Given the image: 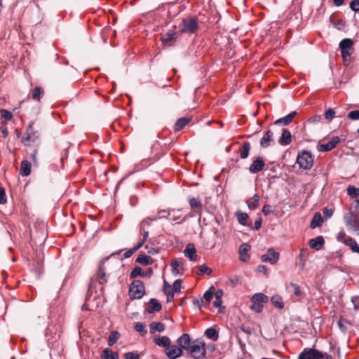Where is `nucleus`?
Wrapping results in <instances>:
<instances>
[{"label":"nucleus","instance_id":"obj_55","mask_svg":"<svg viewBox=\"0 0 359 359\" xmlns=\"http://www.w3.org/2000/svg\"><path fill=\"white\" fill-rule=\"evenodd\" d=\"M6 202V192L3 187H0V204H4Z\"/></svg>","mask_w":359,"mask_h":359},{"label":"nucleus","instance_id":"obj_54","mask_svg":"<svg viewBox=\"0 0 359 359\" xmlns=\"http://www.w3.org/2000/svg\"><path fill=\"white\" fill-rule=\"evenodd\" d=\"M172 289L174 292H179L181 288V280H176L172 285Z\"/></svg>","mask_w":359,"mask_h":359},{"label":"nucleus","instance_id":"obj_63","mask_svg":"<svg viewBox=\"0 0 359 359\" xmlns=\"http://www.w3.org/2000/svg\"><path fill=\"white\" fill-rule=\"evenodd\" d=\"M336 6H340L344 4L345 0H332Z\"/></svg>","mask_w":359,"mask_h":359},{"label":"nucleus","instance_id":"obj_58","mask_svg":"<svg viewBox=\"0 0 359 359\" xmlns=\"http://www.w3.org/2000/svg\"><path fill=\"white\" fill-rule=\"evenodd\" d=\"M262 212L264 215H269L273 212L271 206L269 205H264L262 208Z\"/></svg>","mask_w":359,"mask_h":359},{"label":"nucleus","instance_id":"obj_27","mask_svg":"<svg viewBox=\"0 0 359 359\" xmlns=\"http://www.w3.org/2000/svg\"><path fill=\"white\" fill-rule=\"evenodd\" d=\"M292 141L291 133L288 130L285 129L279 139V143L282 145H288Z\"/></svg>","mask_w":359,"mask_h":359},{"label":"nucleus","instance_id":"obj_39","mask_svg":"<svg viewBox=\"0 0 359 359\" xmlns=\"http://www.w3.org/2000/svg\"><path fill=\"white\" fill-rule=\"evenodd\" d=\"M205 334L207 338L213 341H217L219 337L218 332L215 328L212 327L207 329L205 332Z\"/></svg>","mask_w":359,"mask_h":359},{"label":"nucleus","instance_id":"obj_4","mask_svg":"<svg viewBox=\"0 0 359 359\" xmlns=\"http://www.w3.org/2000/svg\"><path fill=\"white\" fill-rule=\"evenodd\" d=\"M298 359H332L327 353H322L314 348H304L299 354Z\"/></svg>","mask_w":359,"mask_h":359},{"label":"nucleus","instance_id":"obj_8","mask_svg":"<svg viewBox=\"0 0 359 359\" xmlns=\"http://www.w3.org/2000/svg\"><path fill=\"white\" fill-rule=\"evenodd\" d=\"M344 219L347 227L359 235V217L354 212H349Z\"/></svg>","mask_w":359,"mask_h":359},{"label":"nucleus","instance_id":"obj_6","mask_svg":"<svg viewBox=\"0 0 359 359\" xmlns=\"http://www.w3.org/2000/svg\"><path fill=\"white\" fill-rule=\"evenodd\" d=\"M353 41L350 39H344L339 43V48L344 61L350 58L354 53Z\"/></svg>","mask_w":359,"mask_h":359},{"label":"nucleus","instance_id":"obj_28","mask_svg":"<svg viewBox=\"0 0 359 359\" xmlns=\"http://www.w3.org/2000/svg\"><path fill=\"white\" fill-rule=\"evenodd\" d=\"M161 304L156 299H151L147 307V311L148 313H151L155 311H161Z\"/></svg>","mask_w":359,"mask_h":359},{"label":"nucleus","instance_id":"obj_23","mask_svg":"<svg viewBox=\"0 0 359 359\" xmlns=\"http://www.w3.org/2000/svg\"><path fill=\"white\" fill-rule=\"evenodd\" d=\"M177 39V32L174 30H169L165 34H164L161 37V41L163 43H168L170 41H172Z\"/></svg>","mask_w":359,"mask_h":359},{"label":"nucleus","instance_id":"obj_14","mask_svg":"<svg viewBox=\"0 0 359 359\" xmlns=\"http://www.w3.org/2000/svg\"><path fill=\"white\" fill-rule=\"evenodd\" d=\"M340 140L338 137H333L331 140L325 144H321L318 146V150L320 151H331L336 147Z\"/></svg>","mask_w":359,"mask_h":359},{"label":"nucleus","instance_id":"obj_10","mask_svg":"<svg viewBox=\"0 0 359 359\" xmlns=\"http://www.w3.org/2000/svg\"><path fill=\"white\" fill-rule=\"evenodd\" d=\"M280 254L276 252L273 248L268 249L266 254L262 255L261 259L263 262H269L271 264H275L279 259Z\"/></svg>","mask_w":359,"mask_h":359},{"label":"nucleus","instance_id":"obj_51","mask_svg":"<svg viewBox=\"0 0 359 359\" xmlns=\"http://www.w3.org/2000/svg\"><path fill=\"white\" fill-rule=\"evenodd\" d=\"M347 117L351 120H359V111H351L348 114Z\"/></svg>","mask_w":359,"mask_h":359},{"label":"nucleus","instance_id":"obj_42","mask_svg":"<svg viewBox=\"0 0 359 359\" xmlns=\"http://www.w3.org/2000/svg\"><path fill=\"white\" fill-rule=\"evenodd\" d=\"M137 276H146L145 273L140 266H135L130 273V278L134 279Z\"/></svg>","mask_w":359,"mask_h":359},{"label":"nucleus","instance_id":"obj_17","mask_svg":"<svg viewBox=\"0 0 359 359\" xmlns=\"http://www.w3.org/2000/svg\"><path fill=\"white\" fill-rule=\"evenodd\" d=\"M185 257H188L191 261L197 259V255L195 246L193 243H189L184 251Z\"/></svg>","mask_w":359,"mask_h":359},{"label":"nucleus","instance_id":"obj_34","mask_svg":"<svg viewBox=\"0 0 359 359\" xmlns=\"http://www.w3.org/2000/svg\"><path fill=\"white\" fill-rule=\"evenodd\" d=\"M43 94L44 90L41 87H36L31 92L32 98L36 101H39Z\"/></svg>","mask_w":359,"mask_h":359},{"label":"nucleus","instance_id":"obj_59","mask_svg":"<svg viewBox=\"0 0 359 359\" xmlns=\"http://www.w3.org/2000/svg\"><path fill=\"white\" fill-rule=\"evenodd\" d=\"M262 219L261 217H258L256 219L255 222V229L256 230H259L262 226Z\"/></svg>","mask_w":359,"mask_h":359},{"label":"nucleus","instance_id":"obj_16","mask_svg":"<svg viewBox=\"0 0 359 359\" xmlns=\"http://www.w3.org/2000/svg\"><path fill=\"white\" fill-rule=\"evenodd\" d=\"M250 250V246L247 243L241 245L239 248V259L241 262H248L250 259L248 251Z\"/></svg>","mask_w":359,"mask_h":359},{"label":"nucleus","instance_id":"obj_31","mask_svg":"<svg viewBox=\"0 0 359 359\" xmlns=\"http://www.w3.org/2000/svg\"><path fill=\"white\" fill-rule=\"evenodd\" d=\"M273 133L271 130H267L265 135L261 139L260 144L263 147H267L270 144V142L272 140Z\"/></svg>","mask_w":359,"mask_h":359},{"label":"nucleus","instance_id":"obj_32","mask_svg":"<svg viewBox=\"0 0 359 359\" xmlns=\"http://www.w3.org/2000/svg\"><path fill=\"white\" fill-rule=\"evenodd\" d=\"M250 150V144L249 142H245L239 149L240 156L241 158H246L249 156Z\"/></svg>","mask_w":359,"mask_h":359},{"label":"nucleus","instance_id":"obj_46","mask_svg":"<svg viewBox=\"0 0 359 359\" xmlns=\"http://www.w3.org/2000/svg\"><path fill=\"white\" fill-rule=\"evenodd\" d=\"M142 247V243H137L135 247L133 248L127 250L124 253V258L128 259L136 251H137L140 248Z\"/></svg>","mask_w":359,"mask_h":359},{"label":"nucleus","instance_id":"obj_2","mask_svg":"<svg viewBox=\"0 0 359 359\" xmlns=\"http://www.w3.org/2000/svg\"><path fill=\"white\" fill-rule=\"evenodd\" d=\"M145 294L144 283L140 280H134L129 286L128 295L131 299H141Z\"/></svg>","mask_w":359,"mask_h":359},{"label":"nucleus","instance_id":"obj_52","mask_svg":"<svg viewBox=\"0 0 359 359\" xmlns=\"http://www.w3.org/2000/svg\"><path fill=\"white\" fill-rule=\"evenodd\" d=\"M335 115V111L332 109H327L325 113V117L327 120H332L334 118Z\"/></svg>","mask_w":359,"mask_h":359},{"label":"nucleus","instance_id":"obj_15","mask_svg":"<svg viewBox=\"0 0 359 359\" xmlns=\"http://www.w3.org/2000/svg\"><path fill=\"white\" fill-rule=\"evenodd\" d=\"M189 203L192 211L198 215H201L203 210V205L200 200L196 198H190Z\"/></svg>","mask_w":359,"mask_h":359},{"label":"nucleus","instance_id":"obj_13","mask_svg":"<svg viewBox=\"0 0 359 359\" xmlns=\"http://www.w3.org/2000/svg\"><path fill=\"white\" fill-rule=\"evenodd\" d=\"M265 166V162L262 157H257L251 163L249 170L251 173H257L262 171Z\"/></svg>","mask_w":359,"mask_h":359},{"label":"nucleus","instance_id":"obj_37","mask_svg":"<svg viewBox=\"0 0 359 359\" xmlns=\"http://www.w3.org/2000/svg\"><path fill=\"white\" fill-rule=\"evenodd\" d=\"M120 338V334L118 331L113 330L110 332L108 337V344L109 346H113Z\"/></svg>","mask_w":359,"mask_h":359},{"label":"nucleus","instance_id":"obj_45","mask_svg":"<svg viewBox=\"0 0 359 359\" xmlns=\"http://www.w3.org/2000/svg\"><path fill=\"white\" fill-rule=\"evenodd\" d=\"M135 331L139 332L141 336H144L147 334V330H145V325L143 323L138 322L135 325L134 327Z\"/></svg>","mask_w":359,"mask_h":359},{"label":"nucleus","instance_id":"obj_33","mask_svg":"<svg viewBox=\"0 0 359 359\" xmlns=\"http://www.w3.org/2000/svg\"><path fill=\"white\" fill-rule=\"evenodd\" d=\"M323 218L320 212H316L314 214V216L311 222L310 227L311 229H315L317 226H319L321 225L323 222Z\"/></svg>","mask_w":359,"mask_h":359},{"label":"nucleus","instance_id":"obj_21","mask_svg":"<svg viewBox=\"0 0 359 359\" xmlns=\"http://www.w3.org/2000/svg\"><path fill=\"white\" fill-rule=\"evenodd\" d=\"M296 114H297L296 111H292V112L290 113L289 114H287L286 116L278 119L275 122V123L276 124H282L283 126H287L292 121V120L295 117Z\"/></svg>","mask_w":359,"mask_h":359},{"label":"nucleus","instance_id":"obj_41","mask_svg":"<svg viewBox=\"0 0 359 359\" xmlns=\"http://www.w3.org/2000/svg\"><path fill=\"white\" fill-rule=\"evenodd\" d=\"M215 292H216V290H215V288L214 286H211L208 290H207L205 293H204V295H203V298L205 300V302L208 303V304H210V302H211V300L212 299L214 295H215Z\"/></svg>","mask_w":359,"mask_h":359},{"label":"nucleus","instance_id":"obj_29","mask_svg":"<svg viewBox=\"0 0 359 359\" xmlns=\"http://www.w3.org/2000/svg\"><path fill=\"white\" fill-rule=\"evenodd\" d=\"M165 330V325L161 322H152L149 325V331L151 334H154L156 332H161Z\"/></svg>","mask_w":359,"mask_h":359},{"label":"nucleus","instance_id":"obj_7","mask_svg":"<svg viewBox=\"0 0 359 359\" xmlns=\"http://www.w3.org/2000/svg\"><path fill=\"white\" fill-rule=\"evenodd\" d=\"M198 25L196 18H190L184 19L180 25V31L182 33L194 34L198 29Z\"/></svg>","mask_w":359,"mask_h":359},{"label":"nucleus","instance_id":"obj_11","mask_svg":"<svg viewBox=\"0 0 359 359\" xmlns=\"http://www.w3.org/2000/svg\"><path fill=\"white\" fill-rule=\"evenodd\" d=\"M184 348L177 345H169L165 350L166 355L169 359H176L183 353Z\"/></svg>","mask_w":359,"mask_h":359},{"label":"nucleus","instance_id":"obj_36","mask_svg":"<svg viewBox=\"0 0 359 359\" xmlns=\"http://www.w3.org/2000/svg\"><path fill=\"white\" fill-rule=\"evenodd\" d=\"M236 216L237 217L238 222L241 225L246 226L248 224V220L249 216L247 213L237 211L236 212Z\"/></svg>","mask_w":359,"mask_h":359},{"label":"nucleus","instance_id":"obj_5","mask_svg":"<svg viewBox=\"0 0 359 359\" xmlns=\"http://www.w3.org/2000/svg\"><path fill=\"white\" fill-rule=\"evenodd\" d=\"M297 163L299 168L304 170L310 169L313 165V157L311 154L307 151H303L299 153L297 158Z\"/></svg>","mask_w":359,"mask_h":359},{"label":"nucleus","instance_id":"obj_49","mask_svg":"<svg viewBox=\"0 0 359 359\" xmlns=\"http://www.w3.org/2000/svg\"><path fill=\"white\" fill-rule=\"evenodd\" d=\"M170 215V210H161L158 212L157 215H154V217H157L158 219L161 218H166Z\"/></svg>","mask_w":359,"mask_h":359},{"label":"nucleus","instance_id":"obj_25","mask_svg":"<svg viewBox=\"0 0 359 359\" xmlns=\"http://www.w3.org/2000/svg\"><path fill=\"white\" fill-rule=\"evenodd\" d=\"M136 262L143 266H148L153 264V259L146 255H139L136 259Z\"/></svg>","mask_w":359,"mask_h":359},{"label":"nucleus","instance_id":"obj_44","mask_svg":"<svg viewBox=\"0 0 359 359\" xmlns=\"http://www.w3.org/2000/svg\"><path fill=\"white\" fill-rule=\"evenodd\" d=\"M347 194L351 198H356L359 196V188L349 185L347 187Z\"/></svg>","mask_w":359,"mask_h":359},{"label":"nucleus","instance_id":"obj_1","mask_svg":"<svg viewBox=\"0 0 359 359\" xmlns=\"http://www.w3.org/2000/svg\"><path fill=\"white\" fill-rule=\"evenodd\" d=\"M177 344L184 348L194 359H203L206 355L205 343L203 340H191L188 334H182L177 341Z\"/></svg>","mask_w":359,"mask_h":359},{"label":"nucleus","instance_id":"obj_64","mask_svg":"<svg viewBox=\"0 0 359 359\" xmlns=\"http://www.w3.org/2000/svg\"><path fill=\"white\" fill-rule=\"evenodd\" d=\"M1 133L2 136L4 138H6L8 136V130L6 128H4V129H2L1 130Z\"/></svg>","mask_w":359,"mask_h":359},{"label":"nucleus","instance_id":"obj_12","mask_svg":"<svg viewBox=\"0 0 359 359\" xmlns=\"http://www.w3.org/2000/svg\"><path fill=\"white\" fill-rule=\"evenodd\" d=\"M109 259L108 257L103 259V260L100 262L99 269L96 273V279L101 285H104L107 283V277L106 273V269L104 266V262Z\"/></svg>","mask_w":359,"mask_h":359},{"label":"nucleus","instance_id":"obj_35","mask_svg":"<svg viewBox=\"0 0 359 359\" xmlns=\"http://www.w3.org/2000/svg\"><path fill=\"white\" fill-rule=\"evenodd\" d=\"M163 292L167 296L168 302L173 299L175 292H173L172 287L165 281L164 282Z\"/></svg>","mask_w":359,"mask_h":359},{"label":"nucleus","instance_id":"obj_61","mask_svg":"<svg viewBox=\"0 0 359 359\" xmlns=\"http://www.w3.org/2000/svg\"><path fill=\"white\" fill-rule=\"evenodd\" d=\"M323 213L327 217H330L333 214V210L332 209H329L327 208H325L323 210Z\"/></svg>","mask_w":359,"mask_h":359},{"label":"nucleus","instance_id":"obj_56","mask_svg":"<svg viewBox=\"0 0 359 359\" xmlns=\"http://www.w3.org/2000/svg\"><path fill=\"white\" fill-rule=\"evenodd\" d=\"M350 8L353 11H359V0H353L350 4Z\"/></svg>","mask_w":359,"mask_h":359},{"label":"nucleus","instance_id":"obj_62","mask_svg":"<svg viewBox=\"0 0 359 359\" xmlns=\"http://www.w3.org/2000/svg\"><path fill=\"white\" fill-rule=\"evenodd\" d=\"M305 253H306V250H304V249H302V250H300V253H299V258H300L303 262H304V261H305V259H306V255H305Z\"/></svg>","mask_w":359,"mask_h":359},{"label":"nucleus","instance_id":"obj_40","mask_svg":"<svg viewBox=\"0 0 359 359\" xmlns=\"http://www.w3.org/2000/svg\"><path fill=\"white\" fill-rule=\"evenodd\" d=\"M222 296L223 290H217L215 292V300L214 301L213 305L216 308H220L222 304Z\"/></svg>","mask_w":359,"mask_h":359},{"label":"nucleus","instance_id":"obj_18","mask_svg":"<svg viewBox=\"0 0 359 359\" xmlns=\"http://www.w3.org/2000/svg\"><path fill=\"white\" fill-rule=\"evenodd\" d=\"M323 244H324V239H323V237L321 236H319L316 238H312L309 242V246L311 248L315 249L316 250H320L322 248Z\"/></svg>","mask_w":359,"mask_h":359},{"label":"nucleus","instance_id":"obj_50","mask_svg":"<svg viewBox=\"0 0 359 359\" xmlns=\"http://www.w3.org/2000/svg\"><path fill=\"white\" fill-rule=\"evenodd\" d=\"M140 235L142 236V238L140 241V242L138 243H142V246L148 238L149 231L146 229H144V230H142L141 228L140 227Z\"/></svg>","mask_w":359,"mask_h":359},{"label":"nucleus","instance_id":"obj_20","mask_svg":"<svg viewBox=\"0 0 359 359\" xmlns=\"http://www.w3.org/2000/svg\"><path fill=\"white\" fill-rule=\"evenodd\" d=\"M100 357L102 359H118L119 355L118 352L113 351L109 348H106L102 351Z\"/></svg>","mask_w":359,"mask_h":359},{"label":"nucleus","instance_id":"obj_26","mask_svg":"<svg viewBox=\"0 0 359 359\" xmlns=\"http://www.w3.org/2000/svg\"><path fill=\"white\" fill-rule=\"evenodd\" d=\"M154 342L159 346L165 347V348L170 344V340L166 336L156 337L154 339Z\"/></svg>","mask_w":359,"mask_h":359},{"label":"nucleus","instance_id":"obj_24","mask_svg":"<svg viewBox=\"0 0 359 359\" xmlns=\"http://www.w3.org/2000/svg\"><path fill=\"white\" fill-rule=\"evenodd\" d=\"M31 172V163L24 160L21 162L20 173L22 176H28Z\"/></svg>","mask_w":359,"mask_h":359},{"label":"nucleus","instance_id":"obj_43","mask_svg":"<svg viewBox=\"0 0 359 359\" xmlns=\"http://www.w3.org/2000/svg\"><path fill=\"white\" fill-rule=\"evenodd\" d=\"M182 263L181 261L175 259L170 263V266L172 267V273L174 275L179 274L180 272V267L182 266Z\"/></svg>","mask_w":359,"mask_h":359},{"label":"nucleus","instance_id":"obj_53","mask_svg":"<svg viewBox=\"0 0 359 359\" xmlns=\"http://www.w3.org/2000/svg\"><path fill=\"white\" fill-rule=\"evenodd\" d=\"M124 359H140V356L133 352H128L124 354Z\"/></svg>","mask_w":359,"mask_h":359},{"label":"nucleus","instance_id":"obj_38","mask_svg":"<svg viewBox=\"0 0 359 359\" xmlns=\"http://www.w3.org/2000/svg\"><path fill=\"white\" fill-rule=\"evenodd\" d=\"M157 219V217H148L141 222L140 227L141 228L142 230H144V229H147L148 227L151 225V222L154 221H156Z\"/></svg>","mask_w":359,"mask_h":359},{"label":"nucleus","instance_id":"obj_30","mask_svg":"<svg viewBox=\"0 0 359 359\" xmlns=\"http://www.w3.org/2000/svg\"><path fill=\"white\" fill-rule=\"evenodd\" d=\"M259 196L258 194H255L252 198L247 200V205L249 209L255 210L256 209L259 203Z\"/></svg>","mask_w":359,"mask_h":359},{"label":"nucleus","instance_id":"obj_60","mask_svg":"<svg viewBox=\"0 0 359 359\" xmlns=\"http://www.w3.org/2000/svg\"><path fill=\"white\" fill-rule=\"evenodd\" d=\"M257 270L259 272L264 273V275H267L268 269L266 266L260 265L258 266Z\"/></svg>","mask_w":359,"mask_h":359},{"label":"nucleus","instance_id":"obj_3","mask_svg":"<svg viewBox=\"0 0 359 359\" xmlns=\"http://www.w3.org/2000/svg\"><path fill=\"white\" fill-rule=\"evenodd\" d=\"M269 301L268 297L263 293H256L251 297L252 305L250 309L252 311L256 313H260L262 311L264 304L267 303Z\"/></svg>","mask_w":359,"mask_h":359},{"label":"nucleus","instance_id":"obj_57","mask_svg":"<svg viewBox=\"0 0 359 359\" xmlns=\"http://www.w3.org/2000/svg\"><path fill=\"white\" fill-rule=\"evenodd\" d=\"M291 285L294 288V294L297 297L301 296L302 291H301L300 287L295 283H292Z\"/></svg>","mask_w":359,"mask_h":359},{"label":"nucleus","instance_id":"obj_9","mask_svg":"<svg viewBox=\"0 0 359 359\" xmlns=\"http://www.w3.org/2000/svg\"><path fill=\"white\" fill-rule=\"evenodd\" d=\"M337 238L338 241L349 246L353 252L359 254V245L353 238L346 236L344 232H339Z\"/></svg>","mask_w":359,"mask_h":359},{"label":"nucleus","instance_id":"obj_19","mask_svg":"<svg viewBox=\"0 0 359 359\" xmlns=\"http://www.w3.org/2000/svg\"><path fill=\"white\" fill-rule=\"evenodd\" d=\"M191 117H182L177 119L174 126V131L179 132L182 130L190 121Z\"/></svg>","mask_w":359,"mask_h":359},{"label":"nucleus","instance_id":"obj_22","mask_svg":"<svg viewBox=\"0 0 359 359\" xmlns=\"http://www.w3.org/2000/svg\"><path fill=\"white\" fill-rule=\"evenodd\" d=\"M271 304L274 307L278 309H283L284 308L285 304L282 297L278 294L273 295L271 298Z\"/></svg>","mask_w":359,"mask_h":359},{"label":"nucleus","instance_id":"obj_47","mask_svg":"<svg viewBox=\"0 0 359 359\" xmlns=\"http://www.w3.org/2000/svg\"><path fill=\"white\" fill-rule=\"evenodd\" d=\"M198 269L202 274L210 275L212 272V270L205 264L199 265Z\"/></svg>","mask_w":359,"mask_h":359},{"label":"nucleus","instance_id":"obj_48","mask_svg":"<svg viewBox=\"0 0 359 359\" xmlns=\"http://www.w3.org/2000/svg\"><path fill=\"white\" fill-rule=\"evenodd\" d=\"M1 115L6 121H11L13 118V114L6 109L0 110Z\"/></svg>","mask_w":359,"mask_h":359}]
</instances>
